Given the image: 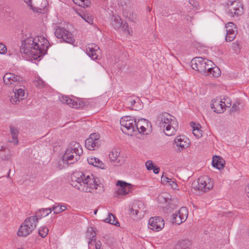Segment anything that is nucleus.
<instances>
[{"mask_svg": "<svg viewBox=\"0 0 249 249\" xmlns=\"http://www.w3.org/2000/svg\"><path fill=\"white\" fill-rule=\"evenodd\" d=\"M168 184L170 185L171 186V187L174 189H175L177 188L178 187V184L176 182H175L174 181V180H173L172 179H171L169 180V182L168 183Z\"/></svg>", "mask_w": 249, "mask_h": 249, "instance_id": "46", "label": "nucleus"}, {"mask_svg": "<svg viewBox=\"0 0 249 249\" xmlns=\"http://www.w3.org/2000/svg\"><path fill=\"white\" fill-rule=\"evenodd\" d=\"M192 68L200 73H206L207 72L208 68L214 65V63L211 60H207L201 57H196L194 58L191 62Z\"/></svg>", "mask_w": 249, "mask_h": 249, "instance_id": "5", "label": "nucleus"}, {"mask_svg": "<svg viewBox=\"0 0 249 249\" xmlns=\"http://www.w3.org/2000/svg\"><path fill=\"white\" fill-rule=\"evenodd\" d=\"M154 166L151 160H149L145 162V166L149 171L152 170Z\"/></svg>", "mask_w": 249, "mask_h": 249, "instance_id": "43", "label": "nucleus"}, {"mask_svg": "<svg viewBox=\"0 0 249 249\" xmlns=\"http://www.w3.org/2000/svg\"><path fill=\"white\" fill-rule=\"evenodd\" d=\"M155 122L161 129L165 128V134L167 136L173 135L176 131L175 127L178 125L175 117L166 112L158 115Z\"/></svg>", "mask_w": 249, "mask_h": 249, "instance_id": "3", "label": "nucleus"}, {"mask_svg": "<svg viewBox=\"0 0 249 249\" xmlns=\"http://www.w3.org/2000/svg\"><path fill=\"white\" fill-rule=\"evenodd\" d=\"M51 213V210L50 208L41 209L36 212L35 215L32 216V217H35L36 219V223H37L38 219H41L42 217L47 216Z\"/></svg>", "mask_w": 249, "mask_h": 249, "instance_id": "27", "label": "nucleus"}, {"mask_svg": "<svg viewBox=\"0 0 249 249\" xmlns=\"http://www.w3.org/2000/svg\"><path fill=\"white\" fill-rule=\"evenodd\" d=\"M116 185L120 187L115 192V196L118 198H121L122 196L129 194L131 191L133 186L132 184L122 180L118 181Z\"/></svg>", "mask_w": 249, "mask_h": 249, "instance_id": "9", "label": "nucleus"}, {"mask_svg": "<svg viewBox=\"0 0 249 249\" xmlns=\"http://www.w3.org/2000/svg\"><path fill=\"white\" fill-rule=\"evenodd\" d=\"M228 3V10L230 16H234L241 15L243 13V7L241 3L237 1H230Z\"/></svg>", "mask_w": 249, "mask_h": 249, "instance_id": "11", "label": "nucleus"}, {"mask_svg": "<svg viewBox=\"0 0 249 249\" xmlns=\"http://www.w3.org/2000/svg\"><path fill=\"white\" fill-rule=\"evenodd\" d=\"M189 3L192 5L194 7H197L198 5V3L194 0H191L189 1Z\"/></svg>", "mask_w": 249, "mask_h": 249, "instance_id": "49", "label": "nucleus"}, {"mask_svg": "<svg viewBox=\"0 0 249 249\" xmlns=\"http://www.w3.org/2000/svg\"><path fill=\"white\" fill-rule=\"evenodd\" d=\"M207 73L212 75L213 77H218L221 74V71L217 67H213L212 66L208 68Z\"/></svg>", "mask_w": 249, "mask_h": 249, "instance_id": "32", "label": "nucleus"}, {"mask_svg": "<svg viewBox=\"0 0 249 249\" xmlns=\"http://www.w3.org/2000/svg\"><path fill=\"white\" fill-rule=\"evenodd\" d=\"M128 102H129V104L128 105L130 104V107L134 106V105L136 103V101L135 100H132V99L128 100Z\"/></svg>", "mask_w": 249, "mask_h": 249, "instance_id": "52", "label": "nucleus"}, {"mask_svg": "<svg viewBox=\"0 0 249 249\" xmlns=\"http://www.w3.org/2000/svg\"><path fill=\"white\" fill-rule=\"evenodd\" d=\"M213 186V182L207 176L199 178L197 181H194L192 184L194 189L206 192L211 189Z\"/></svg>", "mask_w": 249, "mask_h": 249, "instance_id": "7", "label": "nucleus"}, {"mask_svg": "<svg viewBox=\"0 0 249 249\" xmlns=\"http://www.w3.org/2000/svg\"><path fill=\"white\" fill-rule=\"evenodd\" d=\"M86 53L93 60L98 59V53H100L99 47L94 43L88 44L86 46Z\"/></svg>", "mask_w": 249, "mask_h": 249, "instance_id": "16", "label": "nucleus"}, {"mask_svg": "<svg viewBox=\"0 0 249 249\" xmlns=\"http://www.w3.org/2000/svg\"><path fill=\"white\" fill-rule=\"evenodd\" d=\"M25 36L20 48L21 53L31 54L35 59L43 57L47 53L50 43L46 38L42 36H37L35 38L27 35H25Z\"/></svg>", "mask_w": 249, "mask_h": 249, "instance_id": "1", "label": "nucleus"}, {"mask_svg": "<svg viewBox=\"0 0 249 249\" xmlns=\"http://www.w3.org/2000/svg\"><path fill=\"white\" fill-rule=\"evenodd\" d=\"M97 212V210H95V211H94V214H96Z\"/></svg>", "mask_w": 249, "mask_h": 249, "instance_id": "57", "label": "nucleus"}, {"mask_svg": "<svg viewBox=\"0 0 249 249\" xmlns=\"http://www.w3.org/2000/svg\"><path fill=\"white\" fill-rule=\"evenodd\" d=\"M60 208L61 209V210H62V212L66 210V207L64 205H60Z\"/></svg>", "mask_w": 249, "mask_h": 249, "instance_id": "55", "label": "nucleus"}, {"mask_svg": "<svg viewBox=\"0 0 249 249\" xmlns=\"http://www.w3.org/2000/svg\"><path fill=\"white\" fill-rule=\"evenodd\" d=\"M4 83L6 85H13L17 86L16 83H18L23 80L22 77L15 75L12 73H7L3 77Z\"/></svg>", "mask_w": 249, "mask_h": 249, "instance_id": "15", "label": "nucleus"}, {"mask_svg": "<svg viewBox=\"0 0 249 249\" xmlns=\"http://www.w3.org/2000/svg\"><path fill=\"white\" fill-rule=\"evenodd\" d=\"M106 222L114 225L115 226H119V222L116 219L115 216L111 213H108V217L104 220Z\"/></svg>", "mask_w": 249, "mask_h": 249, "instance_id": "34", "label": "nucleus"}, {"mask_svg": "<svg viewBox=\"0 0 249 249\" xmlns=\"http://www.w3.org/2000/svg\"><path fill=\"white\" fill-rule=\"evenodd\" d=\"M187 138L184 136H178L175 139L174 142L177 146L181 147L182 149L186 148L189 146V143Z\"/></svg>", "mask_w": 249, "mask_h": 249, "instance_id": "24", "label": "nucleus"}, {"mask_svg": "<svg viewBox=\"0 0 249 249\" xmlns=\"http://www.w3.org/2000/svg\"><path fill=\"white\" fill-rule=\"evenodd\" d=\"M71 185L81 192L92 193L93 190H98L97 193H101L104 191L103 185L96 183L94 178L89 176L76 173L71 176Z\"/></svg>", "mask_w": 249, "mask_h": 249, "instance_id": "2", "label": "nucleus"}, {"mask_svg": "<svg viewBox=\"0 0 249 249\" xmlns=\"http://www.w3.org/2000/svg\"><path fill=\"white\" fill-rule=\"evenodd\" d=\"M58 165H59V166H60V162H58Z\"/></svg>", "mask_w": 249, "mask_h": 249, "instance_id": "59", "label": "nucleus"}, {"mask_svg": "<svg viewBox=\"0 0 249 249\" xmlns=\"http://www.w3.org/2000/svg\"><path fill=\"white\" fill-rule=\"evenodd\" d=\"M164 198V197H163V196H160V198Z\"/></svg>", "mask_w": 249, "mask_h": 249, "instance_id": "58", "label": "nucleus"}, {"mask_svg": "<svg viewBox=\"0 0 249 249\" xmlns=\"http://www.w3.org/2000/svg\"><path fill=\"white\" fill-rule=\"evenodd\" d=\"M14 92V97H12L10 101L13 104H17L20 100L24 99L25 96L24 89L22 88H15L13 89Z\"/></svg>", "mask_w": 249, "mask_h": 249, "instance_id": "19", "label": "nucleus"}, {"mask_svg": "<svg viewBox=\"0 0 249 249\" xmlns=\"http://www.w3.org/2000/svg\"><path fill=\"white\" fill-rule=\"evenodd\" d=\"M61 101L64 103L69 105L70 107L75 108H79L83 107L86 106V103L83 101L79 99L78 103L72 99L69 98L67 96H63L60 99Z\"/></svg>", "mask_w": 249, "mask_h": 249, "instance_id": "14", "label": "nucleus"}, {"mask_svg": "<svg viewBox=\"0 0 249 249\" xmlns=\"http://www.w3.org/2000/svg\"><path fill=\"white\" fill-rule=\"evenodd\" d=\"M48 231V228L46 226L40 227L38 229V234L43 238L45 237L47 235Z\"/></svg>", "mask_w": 249, "mask_h": 249, "instance_id": "36", "label": "nucleus"}, {"mask_svg": "<svg viewBox=\"0 0 249 249\" xmlns=\"http://www.w3.org/2000/svg\"><path fill=\"white\" fill-rule=\"evenodd\" d=\"M191 125L193 128V133L197 138L202 136V130L200 129L201 126L199 124H196L194 122L191 123Z\"/></svg>", "mask_w": 249, "mask_h": 249, "instance_id": "31", "label": "nucleus"}, {"mask_svg": "<svg viewBox=\"0 0 249 249\" xmlns=\"http://www.w3.org/2000/svg\"><path fill=\"white\" fill-rule=\"evenodd\" d=\"M188 213L186 207H182L178 211H177L176 213L173 214V222L176 223L178 225L181 224L186 220L188 216Z\"/></svg>", "mask_w": 249, "mask_h": 249, "instance_id": "10", "label": "nucleus"}, {"mask_svg": "<svg viewBox=\"0 0 249 249\" xmlns=\"http://www.w3.org/2000/svg\"><path fill=\"white\" fill-rule=\"evenodd\" d=\"M21 249V248H18V249Z\"/></svg>", "mask_w": 249, "mask_h": 249, "instance_id": "60", "label": "nucleus"}, {"mask_svg": "<svg viewBox=\"0 0 249 249\" xmlns=\"http://www.w3.org/2000/svg\"><path fill=\"white\" fill-rule=\"evenodd\" d=\"M88 161L90 165H92L95 167L100 168L101 169H105L104 164L99 159L96 158L90 157L88 158Z\"/></svg>", "mask_w": 249, "mask_h": 249, "instance_id": "29", "label": "nucleus"}, {"mask_svg": "<svg viewBox=\"0 0 249 249\" xmlns=\"http://www.w3.org/2000/svg\"><path fill=\"white\" fill-rule=\"evenodd\" d=\"M7 51L6 46L2 43H0V54H4Z\"/></svg>", "mask_w": 249, "mask_h": 249, "instance_id": "45", "label": "nucleus"}, {"mask_svg": "<svg viewBox=\"0 0 249 249\" xmlns=\"http://www.w3.org/2000/svg\"><path fill=\"white\" fill-rule=\"evenodd\" d=\"M192 242L188 239H182L179 240L176 244V249H191Z\"/></svg>", "mask_w": 249, "mask_h": 249, "instance_id": "26", "label": "nucleus"}, {"mask_svg": "<svg viewBox=\"0 0 249 249\" xmlns=\"http://www.w3.org/2000/svg\"><path fill=\"white\" fill-rule=\"evenodd\" d=\"M67 150L72 152L75 154L82 155L83 154V149L81 145L77 142H71L69 145Z\"/></svg>", "mask_w": 249, "mask_h": 249, "instance_id": "22", "label": "nucleus"}, {"mask_svg": "<svg viewBox=\"0 0 249 249\" xmlns=\"http://www.w3.org/2000/svg\"><path fill=\"white\" fill-rule=\"evenodd\" d=\"M10 132L13 139L11 142H14L15 144H18V136L19 133L18 130L15 127L10 126Z\"/></svg>", "mask_w": 249, "mask_h": 249, "instance_id": "33", "label": "nucleus"}, {"mask_svg": "<svg viewBox=\"0 0 249 249\" xmlns=\"http://www.w3.org/2000/svg\"><path fill=\"white\" fill-rule=\"evenodd\" d=\"M55 36L58 38H62L66 43L72 44L75 42L73 35L66 29L58 27L54 32Z\"/></svg>", "mask_w": 249, "mask_h": 249, "instance_id": "8", "label": "nucleus"}, {"mask_svg": "<svg viewBox=\"0 0 249 249\" xmlns=\"http://www.w3.org/2000/svg\"><path fill=\"white\" fill-rule=\"evenodd\" d=\"M248 189L249 191L247 192V194H248V196L249 198V187H248Z\"/></svg>", "mask_w": 249, "mask_h": 249, "instance_id": "56", "label": "nucleus"}, {"mask_svg": "<svg viewBox=\"0 0 249 249\" xmlns=\"http://www.w3.org/2000/svg\"><path fill=\"white\" fill-rule=\"evenodd\" d=\"M164 226L163 219L159 216L151 217L149 220V228L155 231H160Z\"/></svg>", "mask_w": 249, "mask_h": 249, "instance_id": "12", "label": "nucleus"}, {"mask_svg": "<svg viewBox=\"0 0 249 249\" xmlns=\"http://www.w3.org/2000/svg\"><path fill=\"white\" fill-rule=\"evenodd\" d=\"M240 104V102L239 101H237L235 103H234L231 109V112H237V111H239V105Z\"/></svg>", "mask_w": 249, "mask_h": 249, "instance_id": "40", "label": "nucleus"}, {"mask_svg": "<svg viewBox=\"0 0 249 249\" xmlns=\"http://www.w3.org/2000/svg\"><path fill=\"white\" fill-rule=\"evenodd\" d=\"M95 248H96V249H101V244L100 241H99L98 242H97L95 244Z\"/></svg>", "mask_w": 249, "mask_h": 249, "instance_id": "53", "label": "nucleus"}, {"mask_svg": "<svg viewBox=\"0 0 249 249\" xmlns=\"http://www.w3.org/2000/svg\"><path fill=\"white\" fill-rule=\"evenodd\" d=\"M96 232L94 231L93 228L90 227L88 229L87 232V236L89 239H91V241H92L93 240H95L94 238L96 236Z\"/></svg>", "mask_w": 249, "mask_h": 249, "instance_id": "35", "label": "nucleus"}, {"mask_svg": "<svg viewBox=\"0 0 249 249\" xmlns=\"http://www.w3.org/2000/svg\"><path fill=\"white\" fill-rule=\"evenodd\" d=\"M110 23L116 30L120 29L122 25V19L118 15H112L110 17Z\"/></svg>", "mask_w": 249, "mask_h": 249, "instance_id": "28", "label": "nucleus"}, {"mask_svg": "<svg viewBox=\"0 0 249 249\" xmlns=\"http://www.w3.org/2000/svg\"><path fill=\"white\" fill-rule=\"evenodd\" d=\"M121 27H122L124 31H127L129 34H130L131 32H132L131 28H129L128 24L126 22H125L124 23L122 22V25Z\"/></svg>", "mask_w": 249, "mask_h": 249, "instance_id": "44", "label": "nucleus"}, {"mask_svg": "<svg viewBox=\"0 0 249 249\" xmlns=\"http://www.w3.org/2000/svg\"><path fill=\"white\" fill-rule=\"evenodd\" d=\"M144 204L140 201H137L133 203L130 210V214L138 215L139 214H142L144 213Z\"/></svg>", "mask_w": 249, "mask_h": 249, "instance_id": "21", "label": "nucleus"}, {"mask_svg": "<svg viewBox=\"0 0 249 249\" xmlns=\"http://www.w3.org/2000/svg\"><path fill=\"white\" fill-rule=\"evenodd\" d=\"M227 35L225 40L227 42L232 41L235 37L236 31L235 25L233 22H229L226 26Z\"/></svg>", "mask_w": 249, "mask_h": 249, "instance_id": "17", "label": "nucleus"}, {"mask_svg": "<svg viewBox=\"0 0 249 249\" xmlns=\"http://www.w3.org/2000/svg\"><path fill=\"white\" fill-rule=\"evenodd\" d=\"M120 124L122 131L129 136H133V133L138 130L139 122L130 116H124L120 119Z\"/></svg>", "mask_w": 249, "mask_h": 249, "instance_id": "4", "label": "nucleus"}, {"mask_svg": "<svg viewBox=\"0 0 249 249\" xmlns=\"http://www.w3.org/2000/svg\"><path fill=\"white\" fill-rule=\"evenodd\" d=\"M26 3V4L30 6L31 9H33V5H32V0H23Z\"/></svg>", "mask_w": 249, "mask_h": 249, "instance_id": "50", "label": "nucleus"}, {"mask_svg": "<svg viewBox=\"0 0 249 249\" xmlns=\"http://www.w3.org/2000/svg\"><path fill=\"white\" fill-rule=\"evenodd\" d=\"M119 155L120 152L116 149H114L109 152V158L110 161L113 163V165L119 166L124 164V160L121 159Z\"/></svg>", "mask_w": 249, "mask_h": 249, "instance_id": "18", "label": "nucleus"}, {"mask_svg": "<svg viewBox=\"0 0 249 249\" xmlns=\"http://www.w3.org/2000/svg\"><path fill=\"white\" fill-rule=\"evenodd\" d=\"M60 205L59 204L55 203V204L52 207L50 208L51 210V212L53 211L54 213L58 214L62 212V210L60 208Z\"/></svg>", "mask_w": 249, "mask_h": 249, "instance_id": "39", "label": "nucleus"}, {"mask_svg": "<svg viewBox=\"0 0 249 249\" xmlns=\"http://www.w3.org/2000/svg\"><path fill=\"white\" fill-rule=\"evenodd\" d=\"M170 179V178L166 176H164V175H162L161 178V182L164 184H167Z\"/></svg>", "mask_w": 249, "mask_h": 249, "instance_id": "47", "label": "nucleus"}, {"mask_svg": "<svg viewBox=\"0 0 249 249\" xmlns=\"http://www.w3.org/2000/svg\"><path fill=\"white\" fill-rule=\"evenodd\" d=\"M211 108L213 111L217 113H223L226 109V105L224 102L218 100H213L211 104Z\"/></svg>", "mask_w": 249, "mask_h": 249, "instance_id": "20", "label": "nucleus"}, {"mask_svg": "<svg viewBox=\"0 0 249 249\" xmlns=\"http://www.w3.org/2000/svg\"><path fill=\"white\" fill-rule=\"evenodd\" d=\"M80 156L81 155L75 154V153L66 150L62 158V162L67 165L72 164L79 160Z\"/></svg>", "mask_w": 249, "mask_h": 249, "instance_id": "13", "label": "nucleus"}, {"mask_svg": "<svg viewBox=\"0 0 249 249\" xmlns=\"http://www.w3.org/2000/svg\"><path fill=\"white\" fill-rule=\"evenodd\" d=\"M81 18L84 19L86 22L92 24L93 22V19L91 17H89L87 15L83 14V15H80Z\"/></svg>", "mask_w": 249, "mask_h": 249, "instance_id": "42", "label": "nucleus"}, {"mask_svg": "<svg viewBox=\"0 0 249 249\" xmlns=\"http://www.w3.org/2000/svg\"><path fill=\"white\" fill-rule=\"evenodd\" d=\"M225 165V160L219 156H214L212 160V165L213 167L218 170H221L224 168Z\"/></svg>", "mask_w": 249, "mask_h": 249, "instance_id": "23", "label": "nucleus"}, {"mask_svg": "<svg viewBox=\"0 0 249 249\" xmlns=\"http://www.w3.org/2000/svg\"><path fill=\"white\" fill-rule=\"evenodd\" d=\"M33 82L36 86L39 88L44 87V82L40 77H36Z\"/></svg>", "mask_w": 249, "mask_h": 249, "instance_id": "38", "label": "nucleus"}, {"mask_svg": "<svg viewBox=\"0 0 249 249\" xmlns=\"http://www.w3.org/2000/svg\"><path fill=\"white\" fill-rule=\"evenodd\" d=\"M77 5L81 6H88L89 4V0H72Z\"/></svg>", "mask_w": 249, "mask_h": 249, "instance_id": "37", "label": "nucleus"}, {"mask_svg": "<svg viewBox=\"0 0 249 249\" xmlns=\"http://www.w3.org/2000/svg\"><path fill=\"white\" fill-rule=\"evenodd\" d=\"M12 156L9 149L6 147L0 146V160H8Z\"/></svg>", "mask_w": 249, "mask_h": 249, "instance_id": "25", "label": "nucleus"}, {"mask_svg": "<svg viewBox=\"0 0 249 249\" xmlns=\"http://www.w3.org/2000/svg\"><path fill=\"white\" fill-rule=\"evenodd\" d=\"M232 48L234 50H236L239 48V44L238 43H232Z\"/></svg>", "mask_w": 249, "mask_h": 249, "instance_id": "54", "label": "nucleus"}, {"mask_svg": "<svg viewBox=\"0 0 249 249\" xmlns=\"http://www.w3.org/2000/svg\"><path fill=\"white\" fill-rule=\"evenodd\" d=\"M100 138V135L98 133H92L90 135L88 139H91L93 141L97 142H100L99 139Z\"/></svg>", "mask_w": 249, "mask_h": 249, "instance_id": "41", "label": "nucleus"}, {"mask_svg": "<svg viewBox=\"0 0 249 249\" xmlns=\"http://www.w3.org/2000/svg\"><path fill=\"white\" fill-rule=\"evenodd\" d=\"M36 219L35 217H29L27 218L20 226L18 235L19 236H27L29 235L36 228Z\"/></svg>", "mask_w": 249, "mask_h": 249, "instance_id": "6", "label": "nucleus"}, {"mask_svg": "<svg viewBox=\"0 0 249 249\" xmlns=\"http://www.w3.org/2000/svg\"><path fill=\"white\" fill-rule=\"evenodd\" d=\"M152 170H153L154 173L156 174H158L160 171V168L157 165H155Z\"/></svg>", "mask_w": 249, "mask_h": 249, "instance_id": "51", "label": "nucleus"}, {"mask_svg": "<svg viewBox=\"0 0 249 249\" xmlns=\"http://www.w3.org/2000/svg\"><path fill=\"white\" fill-rule=\"evenodd\" d=\"M146 131V128L140 125L139 124V125L138 126V130H136V131H138L140 133H144Z\"/></svg>", "mask_w": 249, "mask_h": 249, "instance_id": "48", "label": "nucleus"}, {"mask_svg": "<svg viewBox=\"0 0 249 249\" xmlns=\"http://www.w3.org/2000/svg\"><path fill=\"white\" fill-rule=\"evenodd\" d=\"M100 145V142H97L91 140V139H87L85 141V146L89 150H94L96 148H98Z\"/></svg>", "mask_w": 249, "mask_h": 249, "instance_id": "30", "label": "nucleus"}]
</instances>
